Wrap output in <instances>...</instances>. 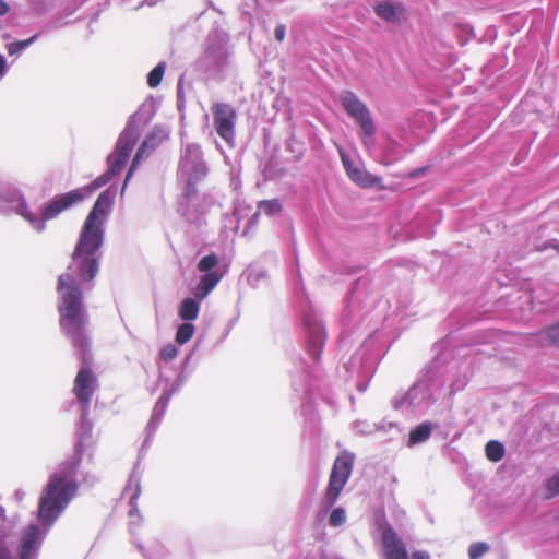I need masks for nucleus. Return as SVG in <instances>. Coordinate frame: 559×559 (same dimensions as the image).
<instances>
[{"label": "nucleus", "mask_w": 559, "mask_h": 559, "mask_svg": "<svg viewBox=\"0 0 559 559\" xmlns=\"http://www.w3.org/2000/svg\"><path fill=\"white\" fill-rule=\"evenodd\" d=\"M382 547L385 559H409L405 545L392 527L383 530Z\"/></svg>", "instance_id": "obj_10"}, {"label": "nucleus", "mask_w": 559, "mask_h": 559, "mask_svg": "<svg viewBox=\"0 0 559 559\" xmlns=\"http://www.w3.org/2000/svg\"><path fill=\"white\" fill-rule=\"evenodd\" d=\"M285 34H286V29H285V26H284V25H278V26H276L275 32H274V35H275V38H276L278 41L284 40V38H285Z\"/></svg>", "instance_id": "obj_27"}, {"label": "nucleus", "mask_w": 559, "mask_h": 559, "mask_svg": "<svg viewBox=\"0 0 559 559\" xmlns=\"http://www.w3.org/2000/svg\"><path fill=\"white\" fill-rule=\"evenodd\" d=\"M167 136H168V131L163 128H158V129H154L147 135V138L143 141V143L141 144L140 148L138 150V152L132 160V164L129 168L124 183L121 189V194L124 193L127 185H128L129 180L131 179L133 173L135 171L136 167L141 163V159L145 155L150 154L159 143H162L165 139H167Z\"/></svg>", "instance_id": "obj_9"}, {"label": "nucleus", "mask_w": 559, "mask_h": 559, "mask_svg": "<svg viewBox=\"0 0 559 559\" xmlns=\"http://www.w3.org/2000/svg\"><path fill=\"white\" fill-rule=\"evenodd\" d=\"M489 547L486 543H475L469 546L468 556L471 559H478L488 551Z\"/></svg>", "instance_id": "obj_21"}, {"label": "nucleus", "mask_w": 559, "mask_h": 559, "mask_svg": "<svg viewBox=\"0 0 559 559\" xmlns=\"http://www.w3.org/2000/svg\"><path fill=\"white\" fill-rule=\"evenodd\" d=\"M8 12H9V5L3 0H0V15H4Z\"/></svg>", "instance_id": "obj_29"}, {"label": "nucleus", "mask_w": 559, "mask_h": 559, "mask_svg": "<svg viewBox=\"0 0 559 559\" xmlns=\"http://www.w3.org/2000/svg\"><path fill=\"white\" fill-rule=\"evenodd\" d=\"M431 433V428L427 424H421L418 427H416L414 430L409 433V443L416 444L419 442H423L429 438Z\"/></svg>", "instance_id": "obj_16"}, {"label": "nucleus", "mask_w": 559, "mask_h": 559, "mask_svg": "<svg viewBox=\"0 0 559 559\" xmlns=\"http://www.w3.org/2000/svg\"><path fill=\"white\" fill-rule=\"evenodd\" d=\"M139 139V130L129 126L120 135L115 152L108 156V170L91 185L60 194L44 210V221L56 217L72 204L82 201L121 171Z\"/></svg>", "instance_id": "obj_3"}, {"label": "nucleus", "mask_w": 559, "mask_h": 559, "mask_svg": "<svg viewBox=\"0 0 559 559\" xmlns=\"http://www.w3.org/2000/svg\"><path fill=\"white\" fill-rule=\"evenodd\" d=\"M282 211V204L278 200H266L259 203L258 212L253 215V219H257L260 213L266 215H275Z\"/></svg>", "instance_id": "obj_15"}, {"label": "nucleus", "mask_w": 559, "mask_h": 559, "mask_svg": "<svg viewBox=\"0 0 559 559\" xmlns=\"http://www.w3.org/2000/svg\"><path fill=\"white\" fill-rule=\"evenodd\" d=\"M140 493V488H139V484L135 485V493L133 496V498H136Z\"/></svg>", "instance_id": "obj_33"}, {"label": "nucleus", "mask_w": 559, "mask_h": 559, "mask_svg": "<svg viewBox=\"0 0 559 559\" xmlns=\"http://www.w3.org/2000/svg\"><path fill=\"white\" fill-rule=\"evenodd\" d=\"M35 37H32L25 41H21V43H13L9 46V53L10 55H14L16 52H19L21 49L27 47L33 40H34Z\"/></svg>", "instance_id": "obj_26"}, {"label": "nucleus", "mask_w": 559, "mask_h": 559, "mask_svg": "<svg viewBox=\"0 0 559 559\" xmlns=\"http://www.w3.org/2000/svg\"><path fill=\"white\" fill-rule=\"evenodd\" d=\"M415 391H416V389H415V388H414V389H412V390L409 391V393H408V396H412V395L414 394V392H415Z\"/></svg>", "instance_id": "obj_34"}, {"label": "nucleus", "mask_w": 559, "mask_h": 559, "mask_svg": "<svg viewBox=\"0 0 559 559\" xmlns=\"http://www.w3.org/2000/svg\"><path fill=\"white\" fill-rule=\"evenodd\" d=\"M195 331V328L192 323L186 322L178 326L176 333V342L180 345L187 343L191 340Z\"/></svg>", "instance_id": "obj_17"}, {"label": "nucleus", "mask_w": 559, "mask_h": 559, "mask_svg": "<svg viewBox=\"0 0 559 559\" xmlns=\"http://www.w3.org/2000/svg\"><path fill=\"white\" fill-rule=\"evenodd\" d=\"M413 559H430V556L426 551H416L413 554Z\"/></svg>", "instance_id": "obj_28"}, {"label": "nucleus", "mask_w": 559, "mask_h": 559, "mask_svg": "<svg viewBox=\"0 0 559 559\" xmlns=\"http://www.w3.org/2000/svg\"><path fill=\"white\" fill-rule=\"evenodd\" d=\"M340 157L348 178L361 188L382 187L381 177L370 174L364 167L362 162L352 159L342 148L338 147Z\"/></svg>", "instance_id": "obj_7"}, {"label": "nucleus", "mask_w": 559, "mask_h": 559, "mask_svg": "<svg viewBox=\"0 0 559 559\" xmlns=\"http://www.w3.org/2000/svg\"><path fill=\"white\" fill-rule=\"evenodd\" d=\"M164 71L165 66L160 63L148 73L147 83L151 87H156L160 83Z\"/></svg>", "instance_id": "obj_20"}, {"label": "nucleus", "mask_w": 559, "mask_h": 559, "mask_svg": "<svg viewBox=\"0 0 559 559\" xmlns=\"http://www.w3.org/2000/svg\"><path fill=\"white\" fill-rule=\"evenodd\" d=\"M25 493L22 490H16L15 497L19 501H21L24 498Z\"/></svg>", "instance_id": "obj_31"}, {"label": "nucleus", "mask_w": 559, "mask_h": 559, "mask_svg": "<svg viewBox=\"0 0 559 559\" xmlns=\"http://www.w3.org/2000/svg\"><path fill=\"white\" fill-rule=\"evenodd\" d=\"M503 445L498 441H489L486 445V455L492 462H498L503 457Z\"/></svg>", "instance_id": "obj_18"}, {"label": "nucleus", "mask_w": 559, "mask_h": 559, "mask_svg": "<svg viewBox=\"0 0 559 559\" xmlns=\"http://www.w3.org/2000/svg\"><path fill=\"white\" fill-rule=\"evenodd\" d=\"M547 498L559 495V472L547 480Z\"/></svg>", "instance_id": "obj_23"}, {"label": "nucleus", "mask_w": 559, "mask_h": 559, "mask_svg": "<svg viewBox=\"0 0 559 559\" xmlns=\"http://www.w3.org/2000/svg\"><path fill=\"white\" fill-rule=\"evenodd\" d=\"M346 112L354 118L360 127L364 146L371 147L370 138L374 134V126L367 106L352 92H344L341 96Z\"/></svg>", "instance_id": "obj_5"}, {"label": "nucleus", "mask_w": 559, "mask_h": 559, "mask_svg": "<svg viewBox=\"0 0 559 559\" xmlns=\"http://www.w3.org/2000/svg\"><path fill=\"white\" fill-rule=\"evenodd\" d=\"M218 264V257L214 253L203 257L198 263V270L203 273L214 272L213 269Z\"/></svg>", "instance_id": "obj_19"}, {"label": "nucleus", "mask_w": 559, "mask_h": 559, "mask_svg": "<svg viewBox=\"0 0 559 559\" xmlns=\"http://www.w3.org/2000/svg\"><path fill=\"white\" fill-rule=\"evenodd\" d=\"M200 311L199 302L193 298H186L179 306V317L185 321L197 319Z\"/></svg>", "instance_id": "obj_14"}, {"label": "nucleus", "mask_w": 559, "mask_h": 559, "mask_svg": "<svg viewBox=\"0 0 559 559\" xmlns=\"http://www.w3.org/2000/svg\"><path fill=\"white\" fill-rule=\"evenodd\" d=\"M346 521V513L343 508H336L334 509L331 514L329 522L332 526H340Z\"/></svg>", "instance_id": "obj_22"}, {"label": "nucleus", "mask_w": 559, "mask_h": 559, "mask_svg": "<svg viewBox=\"0 0 559 559\" xmlns=\"http://www.w3.org/2000/svg\"><path fill=\"white\" fill-rule=\"evenodd\" d=\"M221 281V275L217 272L204 273L198 283L194 296L199 300H203L214 289Z\"/></svg>", "instance_id": "obj_13"}, {"label": "nucleus", "mask_w": 559, "mask_h": 559, "mask_svg": "<svg viewBox=\"0 0 559 559\" xmlns=\"http://www.w3.org/2000/svg\"><path fill=\"white\" fill-rule=\"evenodd\" d=\"M73 468L72 464L64 465L51 476L39 501L38 520L44 530L32 524L22 533L19 538L17 559H36L45 534L75 493L76 485L71 477ZM8 530L5 525L0 528V559H13L9 547L13 540Z\"/></svg>", "instance_id": "obj_2"}, {"label": "nucleus", "mask_w": 559, "mask_h": 559, "mask_svg": "<svg viewBox=\"0 0 559 559\" xmlns=\"http://www.w3.org/2000/svg\"><path fill=\"white\" fill-rule=\"evenodd\" d=\"M354 457L348 453H343L336 457L330 475L329 486L325 499L329 504H333L338 498L342 489L346 485L353 469Z\"/></svg>", "instance_id": "obj_6"}, {"label": "nucleus", "mask_w": 559, "mask_h": 559, "mask_svg": "<svg viewBox=\"0 0 559 559\" xmlns=\"http://www.w3.org/2000/svg\"><path fill=\"white\" fill-rule=\"evenodd\" d=\"M5 72V59L0 55V76Z\"/></svg>", "instance_id": "obj_30"}, {"label": "nucleus", "mask_w": 559, "mask_h": 559, "mask_svg": "<svg viewBox=\"0 0 559 559\" xmlns=\"http://www.w3.org/2000/svg\"><path fill=\"white\" fill-rule=\"evenodd\" d=\"M374 13L389 23H400L404 19V7L401 3L382 1L374 5Z\"/></svg>", "instance_id": "obj_12"}, {"label": "nucleus", "mask_w": 559, "mask_h": 559, "mask_svg": "<svg viewBox=\"0 0 559 559\" xmlns=\"http://www.w3.org/2000/svg\"><path fill=\"white\" fill-rule=\"evenodd\" d=\"M136 513H138V511H136V510H131V511H130V516H132L133 514H136Z\"/></svg>", "instance_id": "obj_35"}, {"label": "nucleus", "mask_w": 559, "mask_h": 559, "mask_svg": "<svg viewBox=\"0 0 559 559\" xmlns=\"http://www.w3.org/2000/svg\"><path fill=\"white\" fill-rule=\"evenodd\" d=\"M177 347L173 344H167L162 348L159 356L163 360L170 361L177 356Z\"/></svg>", "instance_id": "obj_24"}, {"label": "nucleus", "mask_w": 559, "mask_h": 559, "mask_svg": "<svg viewBox=\"0 0 559 559\" xmlns=\"http://www.w3.org/2000/svg\"><path fill=\"white\" fill-rule=\"evenodd\" d=\"M112 204L108 191L102 192L88 213L74 248L68 270L59 276L60 326L75 346L85 345L86 311L82 305L80 285L92 281L98 272L104 241V225Z\"/></svg>", "instance_id": "obj_1"}, {"label": "nucleus", "mask_w": 559, "mask_h": 559, "mask_svg": "<svg viewBox=\"0 0 559 559\" xmlns=\"http://www.w3.org/2000/svg\"><path fill=\"white\" fill-rule=\"evenodd\" d=\"M97 388L95 376L87 369H81L74 381V393L83 404H88L91 396Z\"/></svg>", "instance_id": "obj_11"}, {"label": "nucleus", "mask_w": 559, "mask_h": 559, "mask_svg": "<svg viewBox=\"0 0 559 559\" xmlns=\"http://www.w3.org/2000/svg\"><path fill=\"white\" fill-rule=\"evenodd\" d=\"M546 335L551 344L559 346V321L547 329Z\"/></svg>", "instance_id": "obj_25"}, {"label": "nucleus", "mask_w": 559, "mask_h": 559, "mask_svg": "<svg viewBox=\"0 0 559 559\" xmlns=\"http://www.w3.org/2000/svg\"><path fill=\"white\" fill-rule=\"evenodd\" d=\"M166 403H167V400L164 401V397H162L157 404V406L162 405V407H165L166 406Z\"/></svg>", "instance_id": "obj_32"}, {"label": "nucleus", "mask_w": 559, "mask_h": 559, "mask_svg": "<svg viewBox=\"0 0 559 559\" xmlns=\"http://www.w3.org/2000/svg\"><path fill=\"white\" fill-rule=\"evenodd\" d=\"M206 173L200 146L187 145L179 167V177L186 182L185 197L187 199L195 192V185L205 177Z\"/></svg>", "instance_id": "obj_4"}, {"label": "nucleus", "mask_w": 559, "mask_h": 559, "mask_svg": "<svg viewBox=\"0 0 559 559\" xmlns=\"http://www.w3.org/2000/svg\"><path fill=\"white\" fill-rule=\"evenodd\" d=\"M212 112L217 134L228 144H231L235 138V110L227 104L217 103L213 105Z\"/></svg>", "instance_id": "obj_8"}]
</instances>
